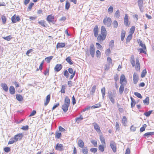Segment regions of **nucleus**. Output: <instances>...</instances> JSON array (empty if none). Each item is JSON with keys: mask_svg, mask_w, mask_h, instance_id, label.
Wrapping results in <instances>:
<instances>
[{"mask_svg": "<svg viewBox=\"0 0 154 154\" xmlns=\"http://www.w3.org/2000/svg\"><path fill=\"white\" fill-rule=\"evenodd\" d=\"M130 63L132 67L134 68L137 72H140V64L138 58H134V55H132L130 58Z\"/></svg>", "mask_w": 154, "mask_h": 154, "instance_id": "nucleus-1", "label": "nucleus"}, {"mask_svg": "<svg viewBox=\"0 0 154 154\" xmlns=\"http://www.w3.org/2000/svg\"><path fill=\"white\" fill-rule=\"evenodd\" d=\"M100 34L98 35L97 40L98 42L102 44L105 39L107 35V31L104 26H102L101 28Z\"/></svg>", "mask_w": 154, "mask_h": 154, "instance_id": "nucleus-2", "label": "nucleus"}, {"mask_svg": "<svg viewBox=\"0 0 154 154\" xmlns=\"http://www.w3.org/2000/svg\"><path fill=\"white\" fill-rule=\"evenodd\" d=\"M23 137V134L21 133L17 134L15 135L14 137H11L8 142V144H11L14 142L17 141L18 140H21Z\"/></svg>", "mask_w": 154, "mask_h": 154, "instance_id": "nucleus-3", "label": "nucleus"}, {"mask_svg": "<svg viewBox=\"0 0 154 154\" xmlns=\"http://www.w3.org/2000/svg\"><path fill=\"white\" fill-rule=\"evenodd\" d=\"M70 103V99L67 96L66 97L64 103L62 106V108L64 112H66L67 111Z\"/></svg>", "mask_w": 154, "mask_h": 154, "instance_id": "nucleus-4", "label": "nucleus"}, {"mask_svg": "<svg viewBox=\"0 0 154 154\" xmlns=\"http://www.w3.org/2000/svg\"><path fill=\"white\" fill-rule=\"evenodd\" d=\"M112 20L109 17H106L103 20L104 24L107 27H110L112 24Z\"/></svg>", "mask_w": 154, "mask_h": 154, "instance_id": "nucleus-5", "label": "nucleus"}, {"mask_svg": "<svg viewBox=\"0 0 154 154\" xmlns=\"http://www.w3.org/2000/svg\"><path fill=\"white\" fill-rule=\"evenodd\" d=\"M127 83V80L124 74L121 75L120 78V83L121 85H125Z\"/></svg>", "mask_w": 154, "mask_h": 154, "instance_id": "nucleus-6", "label": "nucleus"}, {"mask_svg": "<svg viewBox=\"0 0 154 154\" xmlns=\"http://www.w3.org/2000/svg\"><path fill=\"white\" fill-rule=\"evenodd\" d=\"M55 17L54 15L52 14H51L48 15L46 18V20L48 22L50 23H54L56 20L54 21Z\"/></svg>", "mask_w": 154, "mask_h": 154, "instance_id": "nucleus-7", "label": "nucleus"}, {"mask_svg": "<svg viewBox=\"0 0 154 154\" xmlns=\"http://www.w3.org/2000/svg\"><path fill=\"white\" fill-rule=\"evenodd\" d=\"M68 71L69 73L71 74L69 78L70 80L72 79L76 73V71H73V69L71 68H69L68 69Z\"/></svg>", "mask_w": 154, "mask_h": 154, "instance_id": "nucleus-8", "label": "nucleus"}, {"mask_svg": "<svg viewBox=\"0 0 154 154\" xmlns=\"http://www.w3.org/2000/svg\"><path fill=\"white\" fill-rule=\"evenodd\" d=\"M89 51L91 56L92 57H94L95 54V47L94 45L93 44L90 46Z\"/></svg>", "mask_w": 154, "mask_h": 154, "instance_id": "nucleus-9", "label": "nucleus"}, {"mask_svg": "<svg viewBox=\"0 0 154 154\" xmlns=\"http://www.w3.org/2000/svg\"><path fill=\"white\" fill-rule=\"evenodd\" d=\"M124 23L125 25L128 26L130 23H129V16L127 14H125L124 19Z\"/></svg>", "mask_w": 154, "mask_h": 154, "instance_id": "nucleus-10", "label": "nucleus"}, {"mask_svg": "<svg viewBox=\"0 0 154 154\" xmlns=\"http://www.w3.org/2000/svg\"><path fill=\"white\" fill-rule=\"evenodd\" d=\"M12 22L14 23H15L17 21H19L20 20V18L19 16H16V14H14L11 17V18Z\"/></svg>", "mask_w": 154, "mask_h": 154, "instance_id": "nucleus-11", "label": "nucleus"}, {"mask_svg": "<svg viewBox=\"0 0 154 154\" xmlns=\"http://www.w3.org/2000/svg\"><path fill=\"white\" fill-rule=\"evenodd\" d=\"M93 31L94 36L96 37H97L99 33V28L98 26L96 25L95 26L93 29Z\"/></svg>", "mask_w": 154, "mask_h": 154, "instance_id": "nucleus-12", "label": "nucleus"}, {"mask_svg": "<svg viewBox=\"0 0 154 154\" xmlns=\"http://www.w3.org/2000/svg\"><path fill=\"white\" fill-rule=\"evenodd\" d=\"M63 66L61 64H57L55 66L54 70L55 72H59L62 68Z\"/></svg>", "mask_w": 154, "mask_h": 154, "instance_id": "nucleus-13", "label": "nucleus"}, {"mask_svg": "<svg viewBox=\"0 0 154 154\" xmlns=\"http://www.w3.org/2000/svg\"><path fill=\"white\" fill-rule=\"evenodd\" d=\"M134 83L136 84L138 82L139 80V78L137 74L135 72L134 73L133 76Z\"/></svg>", "mask_w": 154, "mask_h": 154, "instance_id": "nucleus-14", "label": "nucleus"}, {"mask_svg": "<svg viewBox=\"0 0 154 154\" xmlns=\"http://www.w3.org/2000/svg\"><path fill=\"white\" fill-rule=\"evenodd\" d=\"M110 146L113 151L115 152L116 151V143L114 141H111L110 143Z\"/></svg>", "mask_w": 154, "mask_h": 154, "instance_id": "nucleus-15", "label": "nucleus"}, {"mask_svg": "<svg viewBox=\"0 0 154 154\" xmlns=\"http://www.w3.org/2000/svg\"><path fill=\"white\" fill-rule=\"evenodd\" d=\"M55 149L59 151L64 150L63 145L61 144L57 143L55 146Z\"/></svg>", "mask_w": 154, "mask_h": 154, "instance_id": "nucleus-16", "label": "nucleus"}, {"mask_svg": "<svg viewBox=\"0 0 154 154\" xmlns=\"http://www.w3.org/2000/svg\"><path fill=\"white\" fill-rule=\"evenodd\" d=\"M94 129L98 133H102L101 131L100 130V127L98 124L96 123H95L94 125Z\"/></svg>", "mask_w": 154, "mask_h": 154, "instance_id": "nucleus-17", "label": "nucleus"}, {"mask_svg": "<svg viewBox=\"0 0 154 154\" xmlns=\"http://www.w3.org/2000/svg\"><path fill=\"white\" fill-rule=\"evenodd\" d=\"M51 99V95L50 94L48 95L46 97L45 100L44 102V105L46 106L49 103Z\"/></svg>", "mask_w": 154, "mask_h": 154, "instance_id": "nucleus-18", "label": "nucleus"}, {"mask_svg": "<svg viewBox=\"0 0 154 154\" xmlns=\"http://www.w3.org/2000/svg\"><path fill=\"white\" fill-rule=\"evenodd\" d=\"M77 144L78 146L81 148H82L85 146V143L81 139L78 140Z\"/></svg>", "mask_w": 154, "mask_h": 154, "instance_id": "nucleus-19", "label": "nucleus"}, {"mask_svg": "<svg viewBox=\"0 0 154 154\" xmlns=\"http://www.w3.org/2000/svg\"><path fill=\"white\" fill-rule=\"evenodd\" d=\"M154 135V132H150L145 133L143 135L145 138H148L149 136Z\"/></svg>", "mask_w": 154, "mask_h": 154, "instance_id": "nucleus-20", "label": "nucleus"}, {"mask_svg": "<svg viewBox=\"0 0 154 154\" xmlns=\"http://www.w3.org/2000/svg\"><path fill=\"white\" fill-rule=\"evenodd\" d=\"M65 44L64 43H58L56 45V48L57 49H58L62 48H63L65 47Z\"/></svg>", "mask_w": 154, "mask_h": 154, "instance_id": "nucleus-21", "label": "nucleus"}, {"mask_svg": "<svg viewBox=\"0 0 154 154\" xmlns=\"http://www.w3.org/2000/svg\"><path fill=\"white\" fill-rule=\"evenodd\" d=\"M96 89V86L94 85L91 88L90 91V94L91 95H93Z\"/></svg>", "mask_w": 154, "mask_h": 154, "instance_id": "nucleus-22", "label": "nucleus"}, {"mask_svg": "<svg viewBox=\"0 0 154 154\" xmlns=\"http://www.w3.org/2000/svg\"><path fill=\"white\" fill-rule=\"evenodd\" d=\"M1 87H2L3 90L5 92H7L8 91V88L7 85L5 83H2L1 84Z\"/></svg>", "mask_w": 154, "mask_h": 154, "instance_id": "nucleus-23", "label": "nucleus"}, {"mask_svg": "<svg viewBox=\"0 0 154 154\" xmlns=\"http://www.w3.org/2000/svg\"><path fill=\"white\" fill-rule=\"evenodd\" d=\"M82 148V151L83 154H88V149L87 146H84Z\"/></svg>", "mask_w": 154, "mask_h": 154, "instance_id": "nucleus-24", "label": "nucleus"}, {"mask_svg": "<svg viewBox=\"0 0 154 154\" xmlns=\"http://www.w3.org/2000/svg\"><path fill=\"white\" fill-rule=\"evenodd\" d=\"M106 146V145L102 144L98 146V149L99 151L101 152H103L105 149V148Z\"/></svg>", "mask_w": 154, "mask_h": 154, "instance_id": "nucleus-25", "label": "nucleus"}, {"mask_svg": "<svg viewBox=\"0 0 154 154\" xmlns=\"http://www.w3.org/2000/svg\"><path fill=\"white\" fill-rule=\"evenodd\" d=\"M100 139L102 144L106 145L105 139L103 135H101L100 136Z\"/></svg>", "mask_w": 154, "mask_h": 154, "instance_id": "nucleus-26", "label": "nucleus"}, {"mask_svg": "<svg viewBox=\"0 0 154 154\" xmlns=\"http://www.w3.org/2000/svg\"><path fill=\"white\" fill-rule=\"evenodd\" d=\"M130 98L131 100V106L132 108H133L135 106L136 104V102L132 97H131Z\"/></svg>", "mask_w": 154, "mask_h": 154, "instance_id": "nucleus-27", "label": "nucleus"}, {"mask_svg": "<svg viewBox=\"0 0 154 154\" xmlns=\"http://www.w3.org/2000/svg\"><path fill=\"white\" fill-rule=\"evenodd\" d=\"M16 99L19 101H22L23 100V96L20 94H16Z\"/></svg>", "mask_w": 154, "mask_h": 154, "instance_id": "nucleus-28", "label": "nucleus"}, {"mask_svg": "<svg viewBox=\"0 0 154 154\" xmlns=\"http://www.w3.org/2000/svg\"><path fill=\"white\" fill-rule=\"evenodd\" d=\"M126 34V32L125 30H122L121 34V39L122 41L124 40Z\"/></svg>", "mask_w": 154, "mask_h": 154, "instance_id": "nucleus-29", "label": "nucleus"}, {"mask_svg": "<svg viewBox=\"0 0 154 154\" xmlns=\"http://www.w3.org/2000/svg\"><path fill=\"white\" fill-rule=\"evenodd\" d=\"M10 93L11 94H14L15 92V88L14 86H11L9 88Z\"/></svg>", "mask_w": 154, "mask_h": 154, "instance_id": "nucleus-30", "label": "nucleus"}, {"mask_svg": "<svg viewBox=\"0 0 154 154\" xmlns=\"http://www.w3.org/2000/svg\"><path fill=\"white\" fill-rule=\"evenodd\" d=\"M132 37L133 35L130 34H129L127 36L126 40V44H128L130 42V40L132 39Z\"/></svg>", "mask_w": 154, "mask_h": 154, "instance_id": "nucleus-31", "label": "nucleus"}, {"mask_svg": "<svg viewBox=\"0 0 154 154\" xmlns=\"http://www.w3.org/2000/svg\"><path fill=\"white\" fill-rule=\"evenodd\" d=\"M127 122V119L125 116H124L122 118V123L124 126H126V123Z\"/></svg>", "mask_w": 154, "mask_h": 154, "instance_id": "nucleus-32", "label": "nucleus"}, {"mask_svg": "<svg viewBox=\"0 0 154 154\" xmlns=\"http://www.w3.org/2000/svg\"><path fill=\"white\" fill-rule=\"evenodd\" d=\"M138 43H139V45L141 46L144 50L146 49V48L145 45L143 43L142 41L140 39H139Z\"/></svg>", "mask_w": 154, "mask_h": 154, "instance_id": "nucleus-33", "label": "nucleus"}, {"mask_svg": "<svg viewBox=\"0 0 154 154\" xmlns=\"http://www.w3.org/2000/svg\"><path fill=\"white\" fill-rule=\"evenodd\" d=\"M135 30V27L134 26H132L130 29L129 32V34L133 35Z\"/></svg>", "mask_w": 154, "mask_h": 154, "instance_id": "nucleus-34", "label": "nucleus"}, {"mask_svg": "<svg viewBox=\"0 0 154 154\" xmlns=\"http://www.w3.org/2000/svg\"><path fill=\"white\" fill-rule=\"evenodd\" d=\"M115 17L116 18H118L120 16V11L119 9L117 10L114 13Z\"/></svg>", "mask_w": 154, "mask_h": 154, "instance_id": "nucleus-35", "label": "nucleus"}, {"mask_svg": "<svg viewBox=\"0 0 154 154\" xmlns=\"http://www.w3.org/2000/svg\"><path fill=\"white\" fill-rule=\"evenodd\" d=\"M66 61L70 64L72 65L73 64V61L71 59V57L69 56L67 57L66 59Z\"/></svg>", "mask_w": 154, "mask_h": 154, "instance_id": "nucleus-36", "label": "nucleus"}, {"mask_svg": "<svg viewBox=\"0 0 154 154\" xmlns=\"http://www.w3.org/2000/svg\"><path fill=\"white\" fill-rule=\"evenodd\" d=\"M38 23L42 26L45 27H46L45 22L44 20H41L38 22Z\"/></svg>", "mask_w": 154, "mask_h": 154, "instance_id": "nucleus-37", "label": "nucleus"}, {"mask_svg": "<svg viewBox=\"0 0 154 154\" xmlns=\"http://www.w3.org/2000/svg\"><path fill=\"white\" fill-rule=\"evenodd\" d=\"M143 103L146 105L149 104V97H146L145 99L143 100Z\"/></svg>", "mask_w": 154, "mask_h": 154, "instance_id": "nucleus-38", "label": "nucleus"}, {"mask_svg": "<svg viewBox=\"0 0 154 154\" xmlns=\"http://www.w3.org/2000/svg\"><path fill=\"white\" fill-rule=\"evenodd\" d=\"M112 25L114 28H116L118 26V22L116 20H114L112 22Z\"/></svg>", "mask_w": 154, "mask_h": 154, "instance_id": "nucleus-39", "label": "nucleus"}, {"mask_svg": "<svg viewBox=\"0 0 154 154\" xmlns=\"http://www.w3.org/2000/svg\"><path fill=\"white\" fill-rule=\"evenodd\" d=\"M137 3L140 9L143 7V0H137Z\"/></svg>", "mask_w": 154, "mask_h": 154, "instance_id": "nucleus-40", "label": "nucleus"}, {"mask_svg": "<svg viewBox=\"0 0 154 154\" xmlns=\"http://www.w3.org/2000/svg\"><path fill=\"white\" fill-rule=\"evenodd\" d=\"M123 85H121L119 88V92L120 94H122L124 90V86Z\"/></svg>", "mask_w": 154, "mask_h": 154, "instance_id": "nucleus-41", "label": "nucleus"}, {"mask_svg": "<svg viewBox=\"0 0 154 154\" xmlns=\"http://www.w3.org/2000/svg\"><path fill=\"white\" fill-rule=\"evenodd\" d=\"M147 73L146 71V69H143L141 73V78H143L144 77Z\"/></svg>", "mask_w": 154, "mask_h": 154, "instance_id": "nucleus-42", "label": "nucleus"}, {"mask_svg": "<svg viewBox=\"0 0 154 154\" xmlns=\"http://www.w3.org/2000/svg\"><path fill=\"white\" fill-rule=\"evenodd\" d=\"M1 18L3 24H5L6 23L7 19L5 15H2V16Z\"/></svg>", "mask_w": 154, "mask_h": 154, "instance_id": "nucleus-43", "label": "nucleus"}, {"mask_svg": "<svg viewBox=\"0 0 154 154\" xmlns=\"http://www.w3.org/2000/svg\"><path fill=\"white\" fill-rule=\"evenodd\" d=\"M101 92L102 94L103 97V98L104 97L106 93V89L105 87H103L101 88Z\"/></svg>", "mask_w": 154, "mask_h": 154, "instance_id": "nucleus-44", "label": "nucleus"}, {"mask_svg": "<svg viewBox=\"0 0 154 154\" xmlns=\"http://www.w3.org/2000/svg\"><path fill=\"white\" fill-rule=\"evenodd\" d=\"M113 11V8L112 6H110L107 10V11L109 14L112 13Z\"/></svg>", "mask_w": 154, "mask_h": 154, "instance_id": "nucleus-45", "label": "nucleus"}, {"mask_svg": "<svg viewBox=\"0 0 154 154\" xmlns=\"http://www.w3.org/2000/svg\"><path fill=\"white\" fill-rule=\"evenodd\" d=\"M63 75L66 78H68L69 77V72L67 70H66L63 71Z\"/></svg>", "mask_w": 154, "mask_h": 154, "instance_id": "nucleus-46", "label": "nucleus"}, {"mask_svg": "<svg viewBox=\"0 0 154 154\" xmlns=\"http://www.w3.org/2000/svg\"><path fill=\"white\" fill-rule=\"evenodd\" d=\"M70 6V4L69 2L68 1H66L65 5V8L66 10H68L69 9Z\"/></svg>", "mask_w": 154, "mask_h": 154, "instance_id": "nucleus-47", "label": "nucleus"}, {"mask_svg": "<svg viewBox=\"0 0 154 154\" xmlns=\"http://www.w3.org/2000/svg\"><path fill=\"white\" fill-rule=\"evenodd\" d=\"M53 56H50L46 57L45 58V60L47 63H50L51 60L53 58Z\"/></svg>", "mask_w": 154, "mask_h": 154, "instance_id": "nucleus-48", "label": "nucleus"}, {"mask_svg": "<svg viewBox=\"0 0 154 154\" xmlns=\"http://www.w3.org/2000/svg\"><path fill=\"white\" fill-rule=\"evenodd\" d=\"M147 127V125L146 124H144L142 127L140 129V132H142L145 130V128Z\"/></svg>", "mask_w": 154, "mask_h": 154, "instance_id": "nucleus-49", "label": "nucleus"}, {"mask_svg": "<svg viewBox=\"0 0 154 154\" xmlns=\"http://www.w3.org/2000/svg\"><path fill=\"white\" fill-rule=\"evenodd\" d=\"M61 135V133L58 132H56L55 134V137L57 139L59 138Z\"/></svg>", "mask_w": 154, "mask_h": 154, "instance_id": "nucleus-50", "label": "nucleus"}, {"mask_svg": "<svg viewBox=\"0 0 154 154\" xmlns=\"http://www.w3.org/2000/svg\"><path fill=\"white\" fill-rule=\"evenodd\" d=\"M83 119V117L82 116H80L79 117H78L76 119V122L78 123H79L80 121L82 120Z\"/></svg>", "mask_w": 154, "mask_h": 154, "instance_id": "nucleus-51", "label": "nucleus"}, {"mask_svg": "<svg viewBox=\"0 0 154 154\" xmlns=\"http://www.w3.org/2000/svg\"><path fill=\"white\" fill-rule=\"evenodd\" d=\"M66 87V85H63L62 86V88L60 91L61 92L63 93H65V90Z\"/></svg>", "mask_w": 154, "mask_h": 154, "instance_id": "nucleus-52", "label": "nucleus"}, {"mask_svg": "<svg viewBox=\"0 0 154 154\" xmlns=\"http://www.w3.org/2000/svg\"><path fill=\"white\" fill-rule=\"evenodd\" d=\"M109 98L111 102L114 104L115 102V100L113 96L112 95H110L109 96Z\"/></svg>", "mask_w": 154, "mask_h": 154, "instance_id": "nucleus-53", "label": "nucleus"}, {"mask_svg": "<svg viewBox=\"0 0 154 154\" xmlns=\"http://www.w3.org/2000/svg\"><path fill=\"white\" fill-rule=\"evenodd\" d=\"M2 38L5 40L7 41H9L11 40L12 38V37L10 35H9L8 36H7L6 37H3Z\"/></svg>", "mask_w": 154, "mask_h": 154, "instance_id": "nucleus-54", "label": "nucleus"}, {"mask_svg": "<svg viewBox=\"0 0 154 154\" xmlns=\"http://www.w3.org/2000/svg\"><path fill=\"white\" fill-rule=\"evenodd\" d=\"M101 106V104L99 103L97 104H96L92 106L91 107V108H94V109H95V108L100 107Z\"/></svg>", "mask_w": 154, "mask_h": 154, "instance_id": "nucleus-55", "label": "nucleus"}, {"mask_svg": "<svg viewBox=\"0 0 154 154\" xmlns=\"http://www.w3.org/2000/svg\"><path fill=\"white\" fill-rule=\"evenodd\" d=\"M152 111L151 110L147 112H146L144 113V115L146 117H149L150 116Z\"/></svg>", "mask_w": 154, "mask_h": 154, "instance_id": "nucleus-56", "label": "nucleus"}, {"mask_svg": "<svg viewBox=\"0 0 154 154\" xmlns=\"http://www.w3.org/2000/svg\"><path fill=\"white\" fill-rule=\"evenodd\" d=\"M91 143L94 146L97 147V142L94 140H92L91 141Z\"/></svg>", "mask_w": 154, "mask_h": 154, "instance_id": "nucleus-57", "label": "nucleus"}, {"mask_svg": "<svg viewBox=\"0 0 154 154\" xmlns=\"http://www.w3.org/2000/svg\"><path fill=\"white\" fill-rule=\"evenodd\" d=\"M134 94L137 97H138L140 98L141 99L142 98V97L141 96V94L140 93H139L138 92H135L134 93Z\"/></svg>", "mask_w": 154, "mask_h": 154, "instance_id": "nucleus-58", "label": "nucleus"}, {"mask_svg": "<svg viewBox=\"0 0 154 154\" xmlns=\"http://www.w3.org/2000/svg\"><path fill=\"white\" fill-rule=\"evenodd\" d=\"M96 45L97 46V48L98 49H99L100 50L103 49V47L100 44V43L98 42H96Z\"/></svg>", "mask_w": 154, "mask_h": 154, "instance_id": "nucleus-59", "label": "nucleus"}, {"mask_svg": "<svg viewBox=\"0 0 154 154\" xmlns=\"http://www.w3.org/2000/svg\"><path fill=\"white\" fill-rule=\"evenodd\" d=\"M111 53V51L110 48H108L106 49L105 52V54L106 56H109V55Z\"/></svg>", "mask_w": 154, "mask_h": 154, "instance_id": "nucleus-60", "label": "nucleus"}, {"mask_svg": "<svg viewBox=\"0 0 154 154\" xmlns=\"http://www.w3.org/2000/svg\"><path fill=\"white\" fill-rule=\"evenodd\" d=\"M96 56L97 57L100 58V57L101 55V53L100 52L99 50H97L96 51Z\"/></svg>", "mask_w": 154, "mask_h": 154, "instance_id": "nucleus-61", "label": "nucleus"}, {"mask_svg": "<svg viewBox=\"0 0 154 154\" xmlns=\"http://www.w3.org/2000/svg\"><path fill=\"white\" fill-rule=\"evenodd\" d=\"M97 148H92L90 149V151L91 152L95 153L97 152Z\"/></svg>", "mask_w": 154, "mask_h": 154, "instance_id": "nucleus-62", "label": "nucleus"}, {"mask_svg": "<svg viewBox=\"0 0 154 154\" xmlns=\"http://www.w3.org/2000/svg\"><path fill=\"white\" fill-rule=\"evenodd\" d=\"M138 51H139L140 53H144L145 54H146V52L145 50H144L143 48H139L138 49Z\"/></svg>", "mask_w": 154, "mask_h": 154, "instance_id": "nucleus-63", "label": "nucleus"}, {"mask_svg": "<svg viewBox=\"0 0 154 154\" xmlns=\"http://www.w3.org/2000/svg\"><path fill=\"white\" fill-rule=\"evenodd\" d=\"M49 69H46L44 72V74L45 75H48L49 74Z\"/></svg>", "mask_w": 154, "mask_h": 154, "instance_id": "nucleus-64", "label": "nucleus"}]
</instances>
